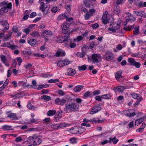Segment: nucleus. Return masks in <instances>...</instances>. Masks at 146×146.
Wrapping results in <instances>:
<instances>
[{"instance_id":"f257e3e1","label":"nucleus","mask_w":146,"mask_h":146,"mask_svg":"<svg viewBox=\"0 0 146 146\" xmlns=\"http://www.w3.org/2000/svg\"><path fill=\"white\" fill-rule=\"evenodd\" d=\"M65 106L64 110L68 113L76 111H78L79 107V105L76 103L72 102H67Z\"/></svg>"},{"instance_id":"f03ea898","label":"nucleus","mask_w":146,"mask_h":146,"mask_svg":"<svg viewBox=\"0 0 146 146\" xmlns=\"http://www.w3.org/2000/svg\"><path fill=\"white\" fill-rule=\"evenodd\" d=\"M27 141L34 145H40L42 142V140L36 135H35L29 137Z\"/></svg>"},{"instance_id":"7ed1b4c3","label":"nucleus","mask_w":146,"mask_h":146,"mask_svg":"<svg viewBox=\"0 0 146 146\" xmlns=\"http://www.w3.org/2000/svg\"><path fill=\"white\" fill-rule=\"evenodd\" d=\"M62 32L64 34H67L70 31L69 25L67 23H63L61 26Z\"/></svg>"},{"instance_id":"20e7f679","label":"nucleus","mask_w":146,"mask_h":146,"mask_svg":"<svg viewBox=\"0 0 146 146\" xmlns=\"http://www.w3.org/2000/svg\"><path fill=\"white\" fill-rule=\"evenodd\" d=\"M12 4L10 3L6 7H3L0 9V15H2L4 13L7 12L8 11V9L10 10L11 9Z\"/></svg>"},{"instance_id":"39448f33","label":"nucleus","mask_w":146,"mask_h":146,"mask_svg":"<svg viewBox=\"0 0 146 146\" xmlns=\"http://www.w3.org/2000/svg\"><path fill=\"white\" fill-rule=\"evenodd\" d=\"M71 61L66 59H64L63 60L59 61L57 63V65L60 67H63L64 66L69 64Z\"/></svg>"},{"instance_id":"423d86ee","label":"nucleus","mask_w":146,"mask_h":146,"mask_svg":"<svg viewBox=\"0 0 146 146\" xmlns=\"http://www.w3.org/2000/svg\"><path fill=\"white\" fill-rule=\"evenodd\" d=\"M100 58V56L99 54H93L92 55L91 60L93 63L95 64H97L99 62L98 59Z\"/></svg>"},{"instance_id":"0eeeda50","label":"nucleus","mask_w":146,"mask_h":146,"mask_svg":"<svg viewBox=\"0 0 146 146\" xmlns=\"http://www.w3.org/2000/svg\"><path fill=\"white\" fill-rule=\"evenodd\" d=\"M126 21L124 22V25H126L128 22H130L131 23L134 22L136 20V18L133 17V16L130 15V17L128 16L126 17Z\"/></svg>"},{"instance_id":"6e6552de","label":"nucleus","mask_w":146,"mask_h":146,"mask_svg":"<svg viewBox=\"0 0 146 146\" xmlns=\"http://www.w3.org/2000/svg\"><path fill=\"white\" fill-rule=\"evenodd\" d=\"M101 108L100 107L96 106L94 107L90 111V113L93 115L100 111Z\"/></svg>"},{"instance_id":"1a4fd4ad","label":"nucleus","mask_w":146,"mask_h":146,"mask_svg":"<svg viewBox=\"0 0 146 146\" xmlns=\"http://www.w3.org/2000/svg\"><path fill=\"white\" fill-rule=\"evenodd\" d=\"M39 9L42 11L43 14L45 15H46L47 11L46 10V7H45L44 3L43 2H41L40 3V6L39 7Z\"/></svg>"},{"instance_id":"9d476101","label":"nucleus","mask_w":146,"mask_h":146,"mask_svg":"<svg viewBox=\"0 0 146 146\" xmlns=\"http://www.w3.org/2000/svg\"><path fill=\"white\" fill-rule=\"evenodd\" d=\"M65 53L63 50L60 49L56 52L54 56L57 57L64 56H65Z\"/></svg>"},{"instance_id":"9b49d317","label":"nucleus","mask_w":146,"mask_h":146,"mask_svg":"<svg viewBox=\"0 0 146 146\" xmlns=\"http://www.w3.org/2000/svg\"><path fill=\"white\" fill-rule=\"evenodd\" d=\"M66 100L63 99H60L59 98H57L55 100V103L59 105H63L66 102Z\"/></svg>"},{"instance_id":"f8f14e48","label":"nucleus","mask_w":146,"mask_h":146,"mask_svg":"<svg viewBox=\"0 0 146 146\" xmlns=\"http://www.w3.org/2000/svg\"><path fill=\"white\" fill-rule=\"evenodd\" d=\"M132 109H129V110H126L125 112V115L128 116H133L135 115V113L133 112L132 111Z\"/></svg>"},{"instance_id":"ddd939ff","label":"nucleus","mask_w":146,"mask_h":146,"mask_svg":"<svg viewBox=\"0 0 146 146\" xmlns=\"http://www.w3.org/2000/svg\"><path fill=\"white\" fill-rule=\"evenodd\" d=\"M46 35L52 36L53 35V34L51 31L48 30H44L42 33L41 36L42 37L44 38L46 37Z\"/></svg>"},{"instance_id":"4468645a","label":"nucleus","mask_w":146,"mask_h":146,"mask_svg":"<svg viewBox=\"0 0 146 146\" xmlns=\"http://www.w3.org/2000/svg\"><path fill=\"white\" fill-rule=\"evenodd\" d=\"M67 73L68 76H73L76 73V71L72 68H70L67 69Z\"/></svg>"},{"instance_id":"2eb2a0df","label":"nucleus","mask_w":146,"mask_h":146,"mask_svg":"<svg viewBox=\"0 0 146 146\" xmlns=\"http://www.w3.org/2000/svg\"><path fill=\"white\" fill-rule=\"evenodd\" d=\"M84 87L83 85H79L75 86L74 89V90L76 92H78L80 91Z\"/></svg>"},{"instance_id":"dca6fc26","label":"nucleus","mask_w":146,"mask_h":146,"mask_svg":"<svg viewBox=\"0 0 146 146\" xmlns=\"http://www.w3.org/2000/svg\"><path fill=\"white\" fill-rule=\"evenodd\" d=\"M107 54L108 55L106 56V59L107 60L109 61L113 58V55L111 52H109L107 53Z\"/></svg>"},{"instance_id":"f3484780","label":"nucleus","mask_w":146,"mask_h":146,"mask_svg":"<svg viewBox=\"0 0 146 146\" xmlns=\"http://www.w3.org/2000/svg\"><path fill=\"white\" fill-rule=\"evenodd\" d=\"M7 117L13 119L17 120L18 119V117L16 116V114L15 113H9Z\"/></svg>"},{"instance_id":"a211bd4d","label":"nucleus","mask_w":146,"mask_h":146,"mask_svg":"<svg viewBox=\"0 0 146 146\" xmlns=\"http://www.w3.org/2000/svg\"><path fill=\"white\" fill-rule=\"evenodd\" d=\"M56 111L54 110H50L47 113V116H49L54 115L56 113Z\"/></svg>"},{"instance_id":"6ab92c4d","label":"nucleus","mask_w":146,"mask_h":146,"mask_svg":"<svg viewBox=\"0 0 146 146\" xmlns=\"http://www.w3.org/2000/svg\"><path fill=\"white\" fill-rule=\"evenodd\" d=\"M109 139L110 143H111V142L112 141L113 144H116L119 141L118 139H116V137L115 136L113 138L110 137L109 138Z\"/></svg>"},{"instance_id":"aec40b11","label":"nucleus","mask_w":146,"mask_h":146,"mask_svg":"<svg viewBox=\"0 0 146 146\" xmlns=\"http://www.w3.org/2000/svg\"><path fill=\"white\" fill-rule=\"evenodd\" d=\"M102 22L104 24H106L108 22V21L107 19V15H103L102 18Z\"/></svg>"},{"instance_id":"412c9836","label":"nucleus","mask_w":146,"mask_h":146,"mask_svg":"<svg viewBox=\"0 0 146 146\" xmlns=\"http://www.w3.org/2000/svg\"><path fill=\"white\" fill-rule=\"evenodd\" d=\"M12 126L5 125L2 126V129L4 131L10 130L12 129Z\"/></svg>"},{"instance_id":"4be33fe9","label":"nucleus","mask_w":146,"mask_h":146,"mask_svg":"<svg viewBox=\"0 0 146 146\" xmlns=\"http://www.w3.org/2000/svg\"><path fill=\"white\" fill-rule=\"evenodd\" d=\"M129 87H128L127 86H120L117 87V90L119 92H122L124 90L126 89L129 88Z\"/></svg>"},{"instance_id":"5701e85b","label":"nucleus","mask_w":146,"mask_h":146,"mask_svg":"<svg viewBox=\"0 0 146 146\" xmlns=\"http://www.w3.org/2000/svg\"><path fill=\"white\" fill-rule=\"evenodd\" d=\"M1 24L5 28V29H3L2 30V31H4L5 30H7L9 29V27L8 26V24L6 21L5 22L2 21L1 22Z\"/></svg>"},{"instance_id":"b1692460","label":"nucleus","mask_w":146,"mask_h":146,"mask_svg":"<svg viewBox=\"0 0 146 146\" xmlns=\"http://www.w3.org/2000/svg\"><path fill=\"white\" fill-rule=\"evenodd\" d=\"M122 72L120 71H118L116 72L115 74V76L116 79L118 80L121 77V74Z\"/></svg>"},{"instance_id":"393cba45","label":"nucleus","mask_w":146,"mask_h":146,"mask_svg":"<svg viewBox=\"0 0 146 146\" xmlns=\"http://www.w3.org/2000/svg\"><path fill=\"white\" fill-rule=\"evenodd\" d=\"M121 13V11L119 10V7H116L114 8L113 13L115 14L119 15Z\"/></svg>"},{"instance_id":"a878e982","label":"nucleus","mask_w":146,"mask_h":146,"mask_svg":"<svg viewBox=\"0 0 146 146\" xmlns=\"http://www.w3.org/2000/svg\"><path fill=\"white\" fill-rule=\"evenodd\" d=\"M137 16H140L141 17L143 16L144 12L142 11H134L133 12Z\"/></svg>"},{"instance_id":"bb28decb","label":"nucleus","mask_w":146,"mask_h":146,"mask_svg":"<svg viewBox=\"0 0 146 146\" xmlns=\"http://www.w3.org/2000/svg\"><path fill=\"white\" fill-rule=\"evenodd\" d=\"M134 28V25L131 26H126L124 28V29L127 31H130Z\"/></svg>"},{"instance_id":"cd10ccee","label":"nucleus","mask_w":146,"mask_h":146,"mask_svg":"<svg viewBox=\"0 0 146 146\" xmlns=\"http://www.w3.org/2000/svg\"><path fill=\"white\" fill-rule=\"evenodd\" d=\"M96 119L95 118H93L91 119L90 120H89V121L90 122H92V123H101L103 122L104 120H96V119Z\"/></svg>"},{"instance_id":"c85d7f7f","label":"nucleus","mask_w":146,"mask_h":146,"mask_svg":"<svg viewBox=\"0 0 146 146\" xmlns=\"http://www.w3.org/2000/svg\"><path fill=\"white\" fill-rule=\"evenodd\" d=\"M144 121V118H141L139 119H137L135 120V125H138L139 124H140L143 121Z\"/></svg>"},{"instance_id":"c756f323","label":"nucleus","mask_w":146,"mask_h":146,"mask_svg":"<svg viewBox=\"0 0 146 146\" xmlns=\"http://www.w3.org/2000/svg\"><path fill=\"white\" fill-rule=\"evenodd\" d=\"M55 40L56 42L60 43L63 41V37L61 36H58L56 37Z\"/></svg>"},{"instance_id":"7c9ffc66","label":"nucleus","mask_w":146,"mask_h":146,"mask_svg":"<svg viewBox=\"0 0 146 146\" xmlns=\"http://www.w3.org/2000/svg\"><path fill=\"white\" fill-rule=\"evenodd\" d=\"M36 42L35 39H31L28 40V42L31 45H34L36 44Z\"/></svg>"},{"instance_id":"2f4dec72","label":"nucleus","mask_w":146,"mask_h":146,"mask_svg":"<svg viewBox=\"0 0 146 146\" xmlns=\"http://www.w3.org/2000/svg\"><path fill=\"white\" fill-rule=\"evenodd\" d=\"M41 98L46 101H49L51 100V97L46 95H43L41 96Z\"/></svg>"},{"instance_id":"473e14b6","label":"nucleus","mask_w":146,"mask_h":146,"mask_svg":"<svg viewBox=\"0 0 146 146\" xmlns=\"http://www.w3.org/2000/svg\"><path fill=\"white\" fill-rule=\"evenodd\" d=\"M27 108L30 110H35L36 108L32 105L31 103H29L27 105Z\"/></svg>"},{"instance_id":"72a5a7b5","label":"nucleus","mask_w":146,"mask_h":146,"mask_svg":"<svg viewBox=\"0 0 146 146\" xmlns=\"http://www.w3.org/2000/svg\"><path fill=\"white\" fill-rule=\"evenodd\" d=\"M92 94L91 92L89 91L87 92H86L84 93L83 95V96L85 98H86L91 97Z\"/></svg>"},{"instance_id":"f704fd0d","label":"nucleus","mask_w":146,"mask_h":146,"mask_svg":"<svg viewBox=\"0 0 146 146\" xmlns=\"http://www.w3.org/2000/svg\"><path fill=\"white\" fill-rule=\"evenodd\" d=\"M128 61L130 63V64L131 65H133L134 64V63H135V60L133 58H129L128 59Z\"/></svg>"},{"instance_id":"c9c22d12","label":"nucleus","mask_w":146,"mask_h":146,"mask_svg":"<svg viewBox=\"0 0 146 146\" xmlns=\"http://www.w3.org/2000/svg\"><path fill=\"white\" fill-rule=\"evenodd\" d=\"M12 33L11 32H9L6 35V36L4 38V40L7 41L9 40L10 37L11 36Z\"/></svg>"},{"instance_id":"e433bc0d","label":"nucleus","mask_w":146,"mask_h":146,"mask_svg":"<svg viewBox=\"0 0 146 146\" xmlns=\"http://www.w3.org/2000/svg\"><path fill=\"white\" fill-rule=\"evenodd\" d=\"M22 53L23 55L28 56H29L32 54L31 52V50H29L28 51H23L22 52Z\"/></svg>"},{"instance_id":"4c0bfd02","label":"nucleus","mask_w":146,"mask_h":146,"mask_svg":"<svg viewBox=\"0 0 146 146\" xmlns=\"http://www.w3.org/2000/svg\"><path fill=\"white\" fill-rule=\"evenodd\" d=\"M134 34L137 35L139 32V26L135 27L134 30Z\"/></svg>"},{"instance_id":"58836bf2","label":"nucleus","mask_w":146,"mask_h":146,"mask_svg":"<svg viewBox=\"0 0 146 146\" xmlns=\"http://www.w3.org/2000/svg\"><path fill=\"white\" fill-rule=\"evenodd\" d=\"M78 68L80 71L85 70L87 68L86 66L84 65L81 66H78Z\"/></svg>"},{"instance_id":"ea45409f","label":"nucleus","mask_w":146,"mask_h":146,"mask_svg":"<svg viewBox=\"0 0 146 146\" xmlns=\"http://www.w3.org/2000/svg\"><path fill=\"white\" fill-rule=\"evenodd\" d=\"M0 58L1 60L3 62L4 64L5 63L7 60L6 57L4 55H1Z\"/></svg>"},{"instance_id":"a19ab883","label":"nucleus","mask_w":146,"mask_h":146,"mask_svg":"<svg viewBox=\"0 0 146 146\" xmlns=\"http://www.w3.org/2000/svg\"><path fill=\"white\" fill-rule=\"evenodd\" d=\"M76 130L74 128H72L69 130V131L72 134H76L77 132Z\"/></svg>"},{"instance_id":"79ce46f5","label":"nucleus","mask_w":146,"mask_h":146,"mask_svg":"<svg viewBox=\"0 0 146 146\" xmlns=\"http://www.w3.org/2000/svg\"><path fill=\"white\" fill-rule=\"evenodd\" d=\"M111 96L110 94H106L102 95V99H108L111 97Z\"/></svg>"},{"instance_id":"37998d69","label":"nucleus","mask_w":146,"mask_h":146,"mask_svg":"<svg viewBox=\"0 0 146 146\" xmlns=\"http://www.w3.org/2000/svg\"><path fill=\"white\" fill-rule=\"evenodd\" d=\"M58 124V126H59V128H62L64 127L67 126L68 125V123H61Z\"/></svg>"},{"instance_id":"c03bdc74","label":"nucleus","mask_w":146,"mask_h":146,"mask_svg":"<svg viewBox=\"0 0 146 146\" xmlns=\"http://www.w3.org/2000/svg\"><path fill=\"white\" fill-rule=\"evenodd\" d=\"M90 26L92 27L93 29H96L99 27V25L97 23H96L94 24H91Z\"/></svg>"},{"instance_id":"a18cd8bd","label":"nucleus","mask_w":146,"mask_h":146,"mask_svg":"<svg viewBox=\"0 0 146 146\" xmlns=\"http://www.w3.org/2000/svg\"><path fill=\"white\" fill-rule=\"evenodd\" d=\"M85 55V53L84 52H78L77 53V56L81 58H82Z\"/></svg>"},{"instance_id":"49530a36","label":"nucleus","mask_w":146,"mask_h":146,"mask_svg":"<svg viewBox=\"0 0 146 146\" xmlns=\"http://www.w3.org/2000/svg\"><path fill=\"white\" fill-rule=\"evenodd\" d=\"M56 82H59V80L57 79H51L49 80L48 81V82L50 83H55Z\"/></svg>"},{"instance_id":"de8ad7c7","label":"nucleus","mask_w":146,"mask_h":146,"mask_svg":"<svg viewBox=\"0 0 146 146\" xmlns=\"http://www.w3.org/2000/svg\"><path fill=\"white\" fill-rule=\"evenodd\" d=\"M12 31L13 32L17 33L19 31L18 27L16 26H15L13 27L12 29Z\"/></svg>"},{"instance_id":"09e8293b","label":"nucleus","mask_w":146,"mask_h":146,"mask_svg":"<svg viewBox=\"0 0 146 146\" xmlns=\"http://www.w3.org/2000/svg\"><path fill=\"white\" fill-rule=\"evenodd\" d=\"M1 46L3 47H6L10 48V47L11 46V44L9 43L5 42L2 44Z\"/></svg>"},{"instance_id":"8fccbe9b","label":"nucleus","mask_w":146,"mask_h":146,"mask_svg":"<svg viewBox=\"0 0 146 146\" xmlns=\"http://www.w3.org/2000/svg\"><path fill=\"white\" fill-rule=\"evenodd\" d=\"M48 87V86L47 85H39L37 88V89L38 90H41L43 88H45Z\"/></svg>"},{"instance_id":"3c124183","label":"nucleus","mask_w":146,"mask_h":146,"mask_svg":"<svg viewBox=\"0 0 146 146\" xmlns=\"http://www.w3.org/2000/svg\"><path fill=\"white\" fill-rule=\"evenodd\" d=\"M76 46V44L73 42H70L69 44V46L71 48H74Z\"/></svg>"},{"instance_id":"603ef678","label":"nucleus","mask_w":146,"mask_h":146,"mask_svg":"<svg viewBox=\"0 0 146 146\" xmlns=\"http://www.w3.org/2000/svg\"><path fill=\"white\" fill-rule=\"evenodd\" d=\"M51 127L53 129H59L58 124H52L51 125Z\"/></svg>"},{"instance_id":"864d4df0","label":"nucleus","mask_w":146,"mask_h":146,"mask_svg":"<svg viewBox=\"0 0 146 146\" xmlns=\"http://www.w3.org/2000/svg\"><path fill=\"white\" fill-rule=\"evenodd\" d=\"M38 122V119H31L30 120L29 122H28L29 124L32 123H36Z\"/></svg>"},{"instance_id":"5fc2aeb1","label":"nucleus","mask_w":146,"mask_h":146,"mask_svg":"<svg viewBox=\"0 0 146 146\" xmlns=\"http://www.w3.org/2000/svg\"><path fill=\"white\" fill-rule=\"evenodd\" d=\"M31 35L33 37H35L39 36V34L38 32L35 31L32 33Z\"/></svg>"},{"instance_id":"6e6d98bb","label":"nucleus","mask_w":146,"mask_h":146,"mask_svg":"<svg viewBox=\"0 0 146 146\" xmlns=\"http://www.w3.org/2000/svg\"><path fill=\"white\" fill-rule=\"evenodd\" d=\"M90 16H91V15L88 13V12L86 13L84 16L85 19L86 20L89 19Z\"/></svg>"},{"instance_id":"4d7b16f0","label":"nucleus","mask_w":146,"mask_h":146,"mask_svg":"<svg viewBox=\"0 0 146 146\" xmlns=\"http://www.w3.org/2000/svg\"><path fill=\"white\" fill-rule=\"evenodd\" d=\"M76 138L74 137H72L70 139V142L72 143H76Z\"/></svg>"},{"instance_id":"13d9d810","label":"nucleus","mask_w":146,"mask_h":146,"mask_svg":"<svg viewBox=\"0 0 146 146\" xmlns=\"http://www.w3.org/2000/svg\"><path fill=\"white\" fill-rule=\"evenodd\" d=\"M100 91L99 90H94L93 92V95L95 96L96 95H98L100 94Z\"/></svg>"},{"instance_id":"bf43d9fd","label":"nucleus","mask_w":146,"mask_h":146,"mask_svg":"<svg viewBox=\"0 0 146 146\" xmlns=\"http://www.w3.org/2000/svg\"><path fill=\"white\" fill-rule=\"evenodd\" d=\"M17 60L18 62V64L19 66L21 65V63L22 62V59L20 57H17Z\"/></svg>"},{"instance_id":"052dcab7","label":"nucleus","mask_w":146,"mask_h":146,"mask_svg":"<svg viewBox=\"0 0 146 146\" xmlns=\"http://www.w3.org/2000/svg\"><path fill=\"white\" fill-rule=\"evenodd\" d=\"M96 43L95 42H92L90 44V47L91 48H92L96 46Z\"/></svg>"},{"instance_id":"680f3d73","label":"nucleus","mask_w":146,"mask_h":146,"mask_svg":"<svg viewBox=\"0 0 146 146\" xmlns=\"http://www.w3.org/2000/svg\"><path fill=\"white\" fill-rule=\"evenodd\" d=\"M89 12L90 13V15L91 16L93 15V13H95L96 12V10L94 9L93 8L92 9H90L89 10Z\"/></svg>"},{"instance_id":"e2e57ef3","label":"nucleus","mask_w":146,"mask_h":146,"mask_svg":"<svg viewBox=\"0 0 146 146\" xmlns=\"http://www.w3.org/2000/svg\"><path fill=\"white\" fill-rule=\"evenodd\" d=\"M58 9V8L57 7H53L51 9V11L53 13H55L57 12Z\"/></svg>"},{"instance_id":"0e129e2a","label":"nucleus","mask_w":146,"mask_h":146,"mask_svg":"<svg viewBox=\"0 0 146 146\" xmlns=\"http://www.w3.org/2000/svg\"><path fill=\"white\" fill-rule=\"evenodd\" d=\"M83 37L82 36H79L77 37L76 40L78 41H80L83 39Z\"/></svg>"},{"instance_id":"69168bd1","label":"nucleus","mask_w":146,"mask_h":146,"mask_svg":"<svg viewBox=\"0 0 146 146\" xmlns=\"http://www.w3.org/2000/svg\"><path fill=\"white\" fill-rule=\"evenodd\" d=\"M75 101L77 103L79 104H80L82 103V100L81 98H77L75 99Z\"/></svg>"},{"instance_id":"338daca9","label":"nucleus","mask_w":146,"mask_h":146,"mask_svg":"<svg viewBox=\"0 0 146 146\" xmlns=\"http://www.w3.org/2000/svg\"><path fill=\"white\" fill-rule=\"evenodd\" d=\"M133 98L135 99H137L139 96V95L137 94H133L132 95Z\"/></svg>"},{"instance_id":"774afa93","label":"nucleus","mask_w":146,"mask_h":146,"mask_svg":"<svg viewBox=\"0 0 146 146\" xmlns=\"http://www.w3.org/2000/svg\"><path fill=\"white\" fill-rule=\"evenodd\" d=\"M36 16V13L35 12H32L30 15V17L31 18H33Z\"/></svg>"}]
</instances>
